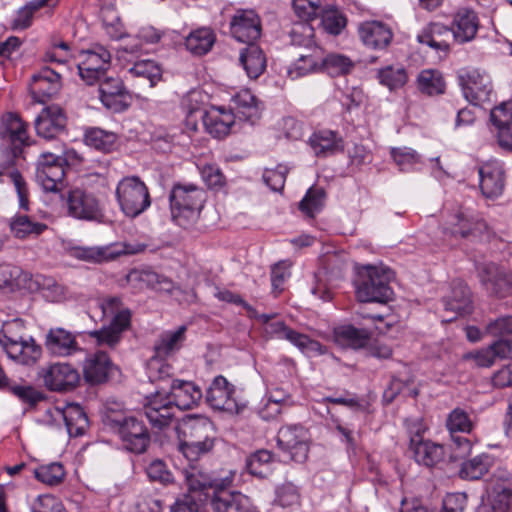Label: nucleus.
I'll return each mask as SVG.
<instances>
[{"label": "nucleus", "mask_w": 512, "mask_h": 512, "mask_svg": "<svg viewBox=\"0 0 512 512\" xmlns=\"http://www.w3.org/2000/svg\"><path fill=\"white\" fill-rule=\"evenodd\" d=\"M32 512H66L62 502L51 494L39 495L32 506Z\"/></svg>", "instance_id": "obj_64"}, {"label": "nucleus", "mask_w": 512, "mask_h": 512, "mask_svg": "<svg viewBox=\"0 0 512 512\" xmlns=\"http://www.w3.org/2000/svg\"><path fill=\"white\" fill-rule=\"evenodd\" d=\"M62 82L59 72L45 66L31 76L29 91L32 98L41 104L55 97L61 90Z\"/></svg>", "instance_id": "obj_20"}, {"label": "nucleus", "mask_w": 512, "mask_h": 512, "mask_svg": "<svg viewBox=\"0 0 512 512\" xmlns=\"http://www.w3.org/2000/svg\"><path fill=\"white\" fill-rule=\"evenodd\" d=\"M201 177L210 189L219 190L226 184V178L221 169L215 165L207 164L201 168Z\"/></svg>", "instance_id": "obj_62"}, {"label": "nucleus", "mask_w": 512, "mask_h": 512, "mask_svg": "<svg viewBox=\"0 0 512 512\" xmlns=\"http://www.w3.org/2000/svg\"><path fill=\"white\" fill-rule=\"evenodd\" d=\"M392 278L390 269L367 266L355 281V294L358 301L363 303H387L392 300L393 290L389 285Z\"/></svg>", "instance_id": "obj_6"}, {"label": "nucleus", "mask_w": 512, "mask_h": 512, "mask_svg": "<svg viewBox=\"0 0 512 512\" xmlns=\"http://www.w3.org/2000/svg\"><path fill=\"white\" fill-rule=\"evenodd\" d=\"M490 503L493 512L512 510V472L497 468L491 476Z\"/></svg>", "instance_id": "obj_21"}, {"label": "nucleus", "mask_w": 512, "mask_h": 512, "mask_svg": "<svg viewBox=\"0 0 512 512\" xmlns=\"http://www.w3.org/2000/svg\"><path fill=\"white\" fill-rule=\"evenodd\" d=\"M292 7L299 19L308 23L318 18L324 9L321 0H293Z\"/></svg>", "instance_id": "obj_56"}, {"label": "nucleus", "mask_w": 512, "mask_h": 512, "mask_svg": "<svg viewBox=\"0 0 512 512\" xmlns=\"http://www.w3.org/2000/svg\"><path fill=\"white\" fill-rule=\"evenodd\" d=\"M405 426L409 436V449L418 464L432 468L444 460V446L424 439L427 427L423 419H407Z\"/></svg>", "instance_id": "obj_7"}, {"label": "nucleus", "mask_w": 512, "mask_h": 512, "mask_svg": "<svg viewBox=\"0 0 512 512\" xmlns=\"http://www.w3.org/2000/svg\"><path fill=\"white\" fill-rule=\"evenodd\" d=\"M99 83V99L113 113L126 111L132 103V93L119 77L104 76Z\"/></svg>", "instance_id": "obj_17"}, {"label": "nucleus", "mask_w": 512, "mask_h": 512, "mask_svg": "<svg viewBox=\"0 0 512 512\" xmlns=\"http://www.w3.org/2000/svg\"><path fill=\"white\" fill-rule=\"evenodd\" d=\"M216 41L214 31L207 27H201L191 31L185 39L186 49L196 56L207 54Z\"/></svg>", "instance_id": "obj_43"}, {"label": "nucleus", "mask_w": 512, "mask_h": 512, "mask_svg": "<svg viewBox=\"0 0 512 512\" xmlns=\"http://www.w3.org/2000/svg\"><path fill=\"white\" fill-rule=\"evenodd\" d=\"M273 460V453L268 450H258L247 459V469L250 474L263 478L267 475L269 465Z\"/></svg>", "instance_id": "obj_57"}, {"label": "nucleus", "mask_w": 512, "mask_h": 512, "mask_svg": "<svg viewBox=\"0 0 512 512\" xmlns=\"http://www.w3.org/2000/svg\"><path fill=\"white\" fill-rule=\"evenodd\" d=\"M444 308L447 312H452L453 316L445 319L451 322L458 316L470 314L472 312L471 292L467 284L461 280H454L451 283V293L443 298Z\"/></svg>", "instance_id": "obj_33"}, {"label": "nucleus", "mask_w": 512, "mask_h": 512, "mask_svg": "<svg viewBox=\"0 0 512 512\" xmlns=\"http://www.w3.org/2000/svg\"><path fill=\"white\" fill-rule=\"evenodd\" d=\"M131 323V311L125 310L115 315L108 326L99 330L89 332V336L96 340L99 345L115 347L122 338V333L127 330Z\"/></svg>", "instance_id": "obj_34"}, {"label": "nucleus", "mask_w": 512, "mask_h": 512, "mask_svg": "<svg viewBox=\"0 0 512 512\" xmlns=\"http://www.w3.org/2000/svg\"><path fill=\"white\" fill-rule=\"evenodd\" d=\"M205 199V191L195 184H174L169 194L172 221L184 229L192 227L199 218Z\"/></svg>", "instance_id": "obj_4"}, {"label": "nucleus", "mask_w": 512, "mask_h": 512, "mask_svg": "<svg viewBox=\"0 0 512 512\" xmlns=\"http://www.w3.org/2000/svg\"><path fill=\"white\" fill-rule=\"evenodd\" d=\"M354 67L355 63L351 58L339 53H330L321 59V70L331 77L348 75Z\"/></svg>", "instance_id": "obj_47"}, {"label": "nucleus", "mask_w": 512, "mask_h": 512, "mask_svg": "<svg viewBox=\"0 0 512 512\" xmlns=\"http://www.w3.org/2000/svg\"><path fill=\"white\" fill-rule=\"evenodd\" d=\"M66 205L68 215L78 220L101 222L105 216L98 196L83 188L71 189L66 197Z\"/></svg>", "instance_id": "obj_11"}, {"label": "nucleus", "mask_w": 512, "mask_h": 512, "mask_svg": "<svg viewBox=\"0 0 512 512\" xmlns=\"http://www.w3.org/2000/svg\"><path fill=\"white\" fill-rule=\"evenodd\" d=\"M358 34L363 44L372 49H385L393 39L391 28L380 21H367L359 26Z\"/></svg>", "instance_id": "obj_36"}, {"label": "nucleus", "mask_w": 512, "mask_h": 512, "mask_svg": "<svg viewBox=\"0 0 512 512\" xmlns=\"http://www.w3.org/2000/svg\"><path fill=\"white\" fill-rule=\"evenodd\" d=\"M169 396L175 408L188 410L202 399L201 389L191 381L174 379L170 385Z\"/></svg>", "instance_id": "obj_35"}, {"label": "nucleus", "mask_w": 512, "mask_h": 512, "mask_svg": "<svg viewBox=\"0 0 512 512\" xmlns=\"http://www.w3.org/2000/svg\"><path fill=\"white\" fill-rule=\"evenodd\" d=\"M487 230L486 222L478 217L458 212L446 222L443 232L454 237L476 238Z\"/></svg>", "instance_id": "obj_28"}, {"label": "nucleus", "mask_w": 512, "mask_h": 512, "mask_svg": "<svg viewBox=\"0 0 512 512\" xmlns=\"http://www.w3.org/2000/svg\"><path fill=\"white\" fill-rule=\"evenodd\" d=\"M0 344L11 359L24 365L34 364L42 354L41 346L32 337H25L24 321L18 318L3 324Z\"/></svg>", "instance_id": "obj_5"}, {"label": "nucleus", "mask_w": 512, "mask_h": 512, "mask_svg": "<svg viewBox=\"0 0 512 512\" xmlns=\"http://www.w3.org/2000/svg\"><path fill=\"white\" fill-rule=\"evenodd\" d=\"M207 402L215 409L239 413L240 407L235 398V387L222 376H216L206 392Z\"/></svg>", "instance_id": "obj_23"}, {"label": "nucleus", "mask_w": 512, "mask_h": 512, "mask_svg": "<svg viewBox=\"0 0 512 512\" xmlns=\"http://www.w3.org/2000/svg\"><path fill=\"white\" fill-rule=\"evenodd\" d=\"M146 400L144 413L150 424L159 430L169 427L175 419V407L170 397L157 391Z\"/></svg>", "instance_id": "obj_22"}, {"label": "nucleus", "mask_w": 512, "mask_h": 512, "mask_svg": "<svg viewBox=\"0 0 512 512\" xmlns=\"http://www.w3.org/2000/svg\"><path fill=\"white\" fill-rule=\"evenodd\" d=\"M67 431L70 435H82L88 427V417L79 404H68L62 411Z\"/></svg>", "instance_id": "obj_45"}, {"label": "nucleus", "mask_w": 512, "mask_h": 512, "mask_svg": "<svg viewBox=\"0 0 512 512\" xmlns=\"http://www.w3.org/2000/svg\"><path fill=\"white\" fill-rule=\"evenodd\" d=\"M124 250L115 246L106 247H76L73 249V256L79 260L89 263H103L125 254Z\"/></svg>", "instance_id": "obj_44"}, {"label": "nucleus", "mask_w": 512, "mask_h": 512, "mask_svg": "<svg viewBox=\"0 0 512 512\" xmlns=\"http://www.w3.org/2000/svg\"><path fill=\"white\" fill-rule=\"evenodd\" d=\"M480 189L487 198H495L504 190V169L501 162L489 160L479 168Z\"/></svg>", "instance_id": "obj_32"}, {"label": "nucleus", "mask_w": 512, "mask_h": 512, "mask_svg": "<svg viewBox=\"0 0 512 512\" xmlns=\"http://www.w3.org/2000/svg\"><path fill=\"white\" fill-rule=\"evenodd\" d=\"M45 386L56 392L71 391L80 382V374L76 368L68 363H54L50 365L43 375Z\"/></svg>", "instance_id": "obj_24"}, {"label": "nucleus", "mask_w": 512, "mask_h": 512, "mask_svg": "<svg viewBox=\"0 0 512 512\" xmlns=\"http://www.w3.org/2000/svg\"><path fill=\"white\" fill-rule=\"evenodd\" d=\"M46 350L57 357H68L81 351L76 335L62 328H50L45 335Z\"/></svg>", "instance_id": "obj_29"}, {"label": "nucleus", "mask_w": 512, "mask_h": 512, "mask_svg": "<svg viewBox=\"0 0 512 512\" xmlns=\"http://www.w3.org/2000/svg\"><path fill=\"white\" fill-rule=\"evenodd\" d=\"M130 83L131 93L140 96L141 92L153 88L162 79V69L152 60L135 62L125 74Z\"/></svg>", "instance_id": "obj_19"}, {"label": "nucleus", "mask_w": 512, "mask_h": 512, "mask_svg": "<svg viewBox=\"0 0 512 512\" xmlns=\"http://www.w3.org/2000/svg\"><path fill=\"white\" fill-rule=\"evenodd\" d=\"M324 29L332 35H338L346 26V17L336 9H323L319 16Z\"/></svg>", "instance_id": "obj_58"}, {"label": "nucleus", "mask_w": 512, "mask_h": 512, "mask_svg": "<svg viewBox=\"0 0 512 512\" xmlns=\"http://www.w3.org/2000/svg\"><path fill=\"white\" fill-rule=\"evenodd\" d=\"M33 473L38 481L50 486L58 485L65 476L64 468L58 462L40 465L34 469Z\"/></svg>", "instance_id": "obj_54"}, {"label": "nucleus", "mask_w": 512, "mask_h": 512, "mask_svg": "<svg viewBox=\"0 0 512 512\" xmlns=\"http://www.w3.org/2000/svg\"><path fill=\"white\" fill-rule=\"evenodd\" d=\"M148 478L151 481L167 485L173 482V474L168 469L166 463L161 459L152 460L145 469Z\"/></svg>", "instance_id": "obj_59"}, {"label": "nucleus", "mask_w": 512, "mask_h": 512, "mask_svg": "<svg viewBox=\"0 0 512 512\" xmlns=\"http://www.w3.org/2000/svg\"><path fill=\"white\" fill-rule=\"evenodd\" d=\"M102 422L119 438L126 451L141 455L148 450L151 435L143 420L124 411L107 408L102 415Z\"/></svg>", "instance_id": "obj_3"}, {"label": "nucleus", "mask_w": 512, "mask_h": 512, "mask_svg": "<svg viewBox=\"0 0 512 512\" xmlns=\"http://www.w3.org/2000/svg\"><path fill=\"white\" fill-rule=\"evenodd\" d=\"M291 43L309 48L312 44L313 28L308 22L294 24L289 32Z\"/></svg>", "instance_id": "obj_60"}, {"label": "nucleus", "mask_w": 512, "mask_h": 512, "mask_svg": "<svg viewBox=\"0 0 512 512\" xmlns=\"http://www.w3.org/2000/svg\"><path fill=\"white\" fill-rule=\"evenodd\" d=\"M379 82L390 90L401 88L407 82L406 70L401 66H386L378 70Z\"/></svg>", "instance_id": "obj_53"}, {"label": "nucleus", "mask_w": 512, "mask_h": 512, "mask_svg": "<svg viewBox=\"0 0 512 512\" xmlns=\"http://www.w3.org/2000/svg\"><path fill=\"white\" fill-rule=\"evenodd\" d=\"M239 61L250 79H257L266 69L267 59L263 50L255 43L241 50Z\"/></svg>", "instance_id": "obj_41"}, {"label": "nucleus", "mask_w": 512, "mask_h": 512, "mask_svg": "<svg viewBox=\"0 0 512 512\" xmlns=\"http://www.w3.org/2000/svg\"><path fill=\"white\" fill-rule=\"evenodd\" d=\"M445 426L462 454H468L471 450V442L466 437L455 436V434H470L474 430L475 421L471 415L464 409L456 407L447 415Z\"/></svg>", "instance_id": "obj_26"}, {"label": "nucleus", "mask_w": 512, "mask_h": 512, "mask_svg": "<svg viewBox=\"0 0 512 512\" xmlns=\"http://www.w3.org/2000/svg\"><path fill=\"white\" fill-rule=\"evenodd\" d=\"M183 474L188 489L186 496L198 500L200 504H209L210 506L215 492L232 483V478H213L202 466L194 462H189L188 466L184 468Z\"/></svg>", "instance_id": "obj_9"}, {"label": "nucleus", "mask_w": 512, "mask_h": 512, "mask_svg": "<svg viewBox=\"0 0 512 512\" xmlns=\"http://www.w3.org/2000/svg\"><path fill=\"white\" fill-rule=\"evenodd\" d=\"M81 61L77 64L78 72L83 81L93 85L104 76L111 65L110 51L100 44H93L89 49L80 52Z\"/></svg>", "instance_id": "obj_12"}, {"label": "nucleus", "mask_w": 512, "mask_h": 512, "mask_svg": "<svg viewBox=\"0 0 512 512\" xmlns=\"http://www.w3.org/2000/svg\"><path fill=\"white\" fill-rule=\"evenodd\" d=\"M0 137L3 140L0 146V184L5 182V177H8L14 184L19 208L28 211V185L16 167L17 160L23 154V148L30 145L27 124L17 113L8 112L1 119Z\"/></svg>", "instance_id": "obj_1"}, {"label": "nucleus", "mask_w": 512, "mask_h": 512, "mask_svg": "<svg viewBox=\"0 0 512 512\" xmlns=\"http://www.w3.org/2000/svg\"><path fill=\"white\" fill-rule=\"evenodd\" d=\"M479 280L486 292L497 298H506L512 294V272L489 262L477 268Z\"/></svg>", "instance_id": "obj_16"}, {"label": "nucleus", "mask_w": 512, "mask_h": 512, "mask_svg": "<svg viewBox=\"0 0 512 512\" xmlns=\"http://www.w3.org/2000/svg\"><path fill=\"white\" fill-rule=\"evenodd\" d=\"M459 84L465 98L474 105L489 102L493 94L490 76L476 68H463L458 72Z\"/></svg>", "instance_id": "obj_13"}, {"label": "nucleus", "mask_w": 512, "mask_h": 512, "mask_svg": "<svg viewBox=\"0 0 512 512\" xmlns=\"http://www.w3.org/2000/svg\"><path fill=\"white\" fill-rule=\"evenodd\" d=\"M390 155L401 171H410L421 162V156L409 147H393Z\"/></svg>", "instance_id": "obj_55"}, {"label": "nucleus", "mask_w": 512, "mask_h": 512, "mask_svg": "<svg viewBox=\"0 0 512 512\" xmlns=\"http://www.w3.org/2000/svg\"><path fill=\"white\" fill-rule=\"evenodd\" d=\"M115 194L120 210L130 218L141 215L151 205L149 190L138 176L122 178Z\"/></svg>", "instance_id": "obj_8"}, {"label": "nucleus", "mask_w": 512, "mask_h": 512, "mask_svg": "<svg viewBox=\"0 0 512 512\" xmlns=\"http://www.w3.org/2000/svg\"><path fill=\"white\" fill-rule=\"evenodd\" d=\"M186 326L181 325L176 330L162 332L153 344L154 358L166 360L178 352L186 339Z\"/></svg>", "instance_id": "obj_38"}, {"label": "nucleus", "mask_w": 512, "mask_h": 512, "mask_svg": "<svg viewBox=\"0 0 512 512\" xmlns=\"http://www.w3.org/2000/svg\"><path fill=\"white\" fill-rule=\"evenodd\" d=\"M492 462L493 459L488 454L477 455L474 458L462 463L459 474L463 479H480L489 471Z\"/></svg>", "instance_id": "obj_50"}, {"label": "nucleus", "mask_w": 512, "mask_h": 512, "mask_svg": "<svg viewBox=\"0 0 512 512\" xmlns=\"http://www.w3.org/2000/svg\"><path fill=\"white\" fill-rule=\"evenodd\" d=\"M235 117L254 124L260 118L261 108L255 95L248 89L241 90L232 98Z\"/></svg>", "instance_id": "obj_40"}, {"label": "nucleus", "mask_w": 512, "mask_h": 512, "mask_svg": "<svg viewBox=\"0 0 512 512\" xmlns=\"http://www.w3.org/2000/svg\"><path fill=\"white\" fill-rule=\"evenodd\" d=\"M277 447L292 461L303 463L310 450V433L302 424H285L278 430Z\"/></svg>", "instance_id": "obj_10"}, {"label": "nucleus", "mask_w": 512, "mask_h": 512, "mask_svg": "<svg viewBox=\"0 0 512 512\" xmlns=\"http://www.w3.org/2000/svg\"><path fill=\"white\" fill-rule=\"evenodd\" d=\"M326 192L322 187H311L299 203V209L307 217L313 218L324 207Z\"/></svg>", "instance_id": "obj_51"}, {"label": "nucleus", "mask_w": 512, "mask_h": 512, "mask_svg": "<svg viewBox=\"0 0 512 512\" xmlns=\"http://www.w3.org/2000/svg\"><path fill=\"white\" fill-rule=\"evenodd\" d=\"M487 334L504 337L512 334V315H504L490 321L485 328Z\"/></svg>", "instance_id": "obj_63"}, {"label": "nucleus", "mask_w": 512, "mask_h": 512, "mask_svg": "<svg viewBox=\"0 0 512 512\" xmlns=\"http://www.w3.org/2000/svg\"><path fill=\"white\" fill-rule=\"evenodd\" d=\"M66 159L52 153H42L36 164V182L46 192H58L63 187Z\"/></svg>", "instance_id": "obj_14"}, {"label": "nucleus", "mask_w": 512, "mask_h": 512, "mask_svg": "<svg viewBox=\"0 0 512 512\" xmlns=\"http://www.w3.org/2000/svg\"><path fill=\"white\" fill-rule=\"evenodd\" d=\"M113 363L107 353L97 351L87 355L82 365L84 381L89 385L105 383L111 374Z\"/></svg>", "instance_id": "obj_31"}, {"label": "nucleus", "mask_w": 512, "mask_h": 512, "mask_svg": "<svg viewBox=\"0 0 512 512\" xmlns=\"http://www.w3.org/2000/svg\"><path fill=\"white\" fill-rule=\"evenodd\" d=\"M201 119L206 131L215 138L227 136L234 124L235 115L223 109L202 112Z\"/></svg>", "instance_id": "obj_39"}, {"label": "nucleus", "mask_w": 512, "mask_h": 512, "mask_svg": "<svg viewBox=\"0 0 512 512\" xmlns=\"http://www.w3.org/2000/svg\"><path fill=\"white\" fill-rule=\"evenodd\" d=\"M9 226L12 234L18 239H24L30 235H40L47 229L46 224L33 221L26 215L14 216Z\"/></svg>", "instance_id": "obj_48"}, {"label": "nucleus", "mask_w": 512, "mask_h": 512, "mask_svg": "<svg viewBox=\"0 0 512 512\" xmlns=\"http://www.w3.org/2000/svg\"><path fill=\"white\" fill-rule=\"evenodd\" d=\"M265 333L272 338L285 339L296 346L303 354L314 357L328 352L326 346L311 339L308 335L288 327L283 321H275L265 326Z\"/></svg>", "instance_id": "obj_15"}, {"label": "nucleus", "mask_w": 512, "mask_h": 512, "mask_svg": "<svg viewBox=\"0 0 512 512\" xmlns=\"http://www.w3.org/2000/svg\"><path fill=\"white\" fill-rule=\"evenodd\" d=\"M66 122L67 118L62 108L52 105L42 109L35 119L34 126L39 137L53 139L65 129Z\"/></svg>", "instance_id": "obj_30"}, {"label": "nucleus", "mask_w": 512, "mask_h": 512, "mask_svg": "<svg viewBox=\"0 0 512 512\" xmlns=\"http://www.w3.org/2000/svg\"><path fill=\"white\" fill-rule=\"evenodd\" d=\"M84 140L88 146L109 153L115 149L117 135L100 128H91L85 133Z\"/></svg>", "instance_id": "obj_49"}, {"label": "nucleus", "mask_w": 512, "mask_h": 512, "mask_svg": "<svg viewBox=\"0 0 512 512\" xmlns=\"http://www.w3.org/2000/svg\"><path fill=\"white\" fill-rule=\"evenodd\" d=\"M309 144L317 157H328L344 150L343 138L337 131L322 129L315 131Z\"/></svg>", "instance_id": "obj_37"}, {"label": "nucleus", "mask_w": 512, "mask_h": 512, "mask_svg": "<svg viewBox=\"0 0 512 512\" xmlns=\"http://www.w3.org/2000/svg\"><path fill=\"white\" fill-rule=\"evenodd\" d=\"M417 87L423 94L434 96L445 92L446 83L437 69H424L417 77Z\"/></svg>", "instance_id": "obj_46"}, {"label": "nucleus", "mask_w": 512, "mask_h": 512, "mask_svg": "<svg viewBox=\"0 0 512 512\" xmlns=\"http://www.w3.org/2000/svg\"><path fill=\"white\" fill-rule=\"evenodd\" d=\"M287 173V167L278 165L275 169H265L262 178L272 191L279 192L284 188Z\"/></svg>", "instance_id": "obj_61"}, {"label": "nucleus", "mask_w": 512, "mask_h": 512, "mask_svg": "<svg viewBox=\"0 0 512 512\" xmlns=\"http://www.w3.org/2000/svg\"><path fill=\"white\" fill-rule=\"evenodd\" d=\"M335 342L342 347L360 349L370 340V333L366 329H359L353 325H342L334 329Z\"/></svg>", "instance_id": "obj_42"}, {"label": "nucleus", "mask_w": 512, "mask_h": 512, "mask_svg": "<svg viewBox=\"0 0 512 512\" xmlns=\"http://www.w3.org/2000/svg\"><path fill=\"white\" fill-rule=\"evenodd\" d=\"M321 57L319 48L314 47L312 54H301L294 67L289 70L292 78L304 76L310 72L321 70Z\"/></svg>", "instance_id": "obj_52"}, {"label": "nucleus", "mask_w": 512, "mask_h": 512, "mask_svg": "<svg viewBox=\"0 0 512 512\" xmlns=\"http://www.w3.org/2000/svg\"><path fill=\"white\" fill-rule=\"evenodd\" d=\"M230 485L218 489L211 500L215 512H259L251 499L239 491H232Z\"/></svg>", "instance_id": "obj_25"}, {"label": "nucleus", "mask_w": 512, "mask_h": 512, "mask_svg": "<svg viewBox=\"0 0 512 512\" xmlns=\"http://www.w3.org/2000/svg\"><path fill=\"white\" fill-rule=\"evenodd\" d=\"M479 28L478 14L471 8L461 7L453 16L450 30L455 42L465 44L476 38Z\"/></svg>", "instance_id": "obj_27"}, {"label": "nucleus", "mask_w": 512, "mask_h": 512, "mask_svg": "<svg viewBox=\"0 0 512 512\" xmlns=\"http://www.w3.org/2000/svg\"><path fill=\"white\" fill-rule=\"evenodd\" d=\"M230 33L239 42L255 43L262 33L259 15L253 9H237L230 20Z\"/></svg>", "instance_id": "obj_18"}, {"label": "nucleus", "mask_w": 512, "mask_h": 512, "mask_svg": "<svg viewBox=\"0 0 512 512\" xmlns=\"http://www.w3.org/2000/svg\"><path fill=\"white\" fill-rule=\"evenodd\" d=\"M178 450L189 462L197 461L214 447L215 430L209 418L188 415L176 426Z\"/></svg>", "instance_id": "obj_2"}]
</instances>
